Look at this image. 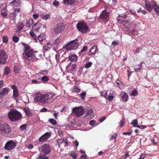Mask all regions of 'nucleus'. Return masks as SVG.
<instances>
[{
  "label": "nucleus",
  "instance_id": "1",
  "mask_svg": "<svg viewBox=\"0 0 159 159\" xmlns=\"http://www.w3.org/2000/svg\"><path fill=\"white\" fill-rule=\"evenodd\" d=\"M22 45L24 46V52L23 53V58L28 61L33 62L34 57V52L33 49H31L30 46L24 43H22Z\"/></svg>",
  "mask_w": 159,
  "mask_h": 159
},
{
  "label": "nucleus",
  "instance_id": "2",
  "mask_svg": "<svg viewBox=\"0 0 159 159\" xmlns=\"http://www.w3.org/2000/svg\"><path fill=\"white\" fill-rule=\"evenodd\" d=\"M49 96L48 94H42L39 92H37L34 95V101L35 102H40L43 104L49 103Z\"/></svg>",
  "mask_w": 159,
  "mask_h": 159
},
{
  "label": "nucleus",
  "instance_id": "3",
  "mask_svg": "<svg viewBox=\"0 0 159 159\" xmlns=\"http://www.w3.org/2000/svg\"><path fill=\"white\" fill-rule=\"evenodd\" d=\"M145 7L146 10L149 12H151L152 10L153 9L157 15H159V6L155 1L152 0L150 2L148 1L145 0Z\"/></svg>",
  "mask_w": 159,
  "mask_h": 159
},
{
  "label": "nucleus",
  "instance_id": "4",
  "mask_svg": "<svg viewBox=\"0 0 159 159\" xmlns=\"http://www.w3.org/2000/svg\"><path fill=\"white\" fill-rule=\"evenodd\" d=\"M8 118L12 121H18L21 117L20 113L16 109H11L8 113Z\"/></svg>",
  "mask_w": 159,
  "mask_h": 159
},
{
  "label": "nucleus",
  "instance_id": "5",
  "mask_svg": "<svg viewBox=\"0 0 159 159\" xmlns=\"http://www.w3.org/2000/svg\"><path fill=\"white\" fill-rule=\"evenodd\" d=\"M78 40L77 39L71 41L68 43L67 45L64 46L63 48L66 49V51L76 49L78 48L79 45V43L78 42Z\"/></svg>",
  "mask_w": 159,
  "mask_h": 159
},
{
  "label": "nucleus",
  "instance_id": "6",
  "mask_svg": "<svg viewBox=\"0 0 159 159\" xmlns=\"http://www.w3.org/2000/svg\"><path fill=\"white\" fill-rule=\"evenodd\" d=\"M76 27L79 31L83 34L87 33L89 30V27L85 22H80L76 24Z\"/></svg>",
  "mask_w": 159,
  "mask_h": 159
},
{
  "label": "nucleus",
  "instance_id": "7",
  "mask_svg": "<svg viewBox=\"0 0 159 159\" xmlns=\"http://www.w3.org/2000/svg\"><path fill=\"white\" fill-rule=\"evenodd\" d=\"M11 130V129L9 124L5 123L0 124V132L2 134H7Z\"/></svg>",
  "mask_w": 159,
  "mask_h": 159
},
{
  "label": "nucleus",
  "instance_id": "8",
  "mask_svg": "<svg viewBox=\"0 0 159 159\" xmlns=\"http://www.w3.org/2000/svg\"><path fill=\"white\" fill-rule=\"evenodd\" d=\"M17 143L13 140H9L7 142L4 146V148L7 150H13L16 146Z\"/></svg>",
  "mask_w": 159,
  "mask_h": 159
},
{
  "label": "nucleus",
  "instance_id": "9",
  "mask_svg": "<svg viewBox=\"0 0 159 159\" xmlns=\"http://www.w3.org/2000/svg\"><path fill=\"white\" fill-rule=\"evenodd\" d=\"M8 56L5 51L0 50V65H4L7 62Z\"/></svg>",
  "mask_w": 159,
  "mask_h": 159
},
{
  "label": "nucleus",
  "instance_id": "10",
  "mask_svg": "<svg viewBox=\"0 0 159 159\" xmlns=\"http://www.w3.org/2000/svg\"><path fill=\"white\" fill-rule=\"evenodd\" d=\"M72 111L75 114V116L78 117L81 116L84 113V108L82 107L73 108Z\"/></svg>",
  "mask_w": 159,
  "mask_h": 159
},
{
  "label": "nucleus",
  "instance_id": "11",
  "mask_svg": "<svg viewBox=\"0 0 159 159\" xmlns=\"http://www.w3.org/2000/svg\"><path fill=\"white\" fill-rule=\"evenodd\" d=\"M65 25L63 23H59L54 26V32L56 34L60 33L64 30Z\"/></svg>",
  "mask_w": 159,
  "mask_h": 159
},
{
  "label": "nucleus",
  "instance_id": "12",
  "mask_svg": "<svg viewBox=\"0 0 159 159\" xmlns=\"http://www.w3.org/2000/svg\"><path fill=\"white\" fill-rule=\"evenodd\" d=\"M100 18L105 22H107L109 19L108 13L105 10L103 11L102 13L100 14Z\"/></svg>",
  "mask_w": 159,
  "mask_h": 159
},
{
  "label": "nucleus",
  "instance_id": "13",
  "mask_svg": "<svg viewBox=\"0 0 159 159\" xmlns=\"http://www.w3.org/2000/svg\"><path fill=\"white\" fill-rule=\"evenodd\" d=\"M130 15V14H129V12H126L123 14H122V16H119V18H118V22L120 23L124 22L125 20H124V19H125L128 17H130V16H129Z\"/></svg>",
  "mask_w": 159,
  "mask_h": 159
},
{
  "label": "nucleus",
  "instance_id": "14",
  "mask_svg": "<svg viewBox=\"0 0 159 159\" xmlns=\"http://www.w3.org/2000/svg\"><path fill=\"white\" fill-rule=\"evenodd\" d=\"M51 136L50 133L48 132H47L41 136L40 138H39V142L43 143L45 142L46 140L48 139Z\"/></svg>",
  "mask_w": 159,
  "mask_h": 159
},
{
  "label": "nucleus",
  "instance_id": "15",
  "mask_svg": "<svg viewBox=\"0 0 159 159\" xmlns=\"http://www.w3.org/2000/svg\"><path fill=\"white\" fill-rule=\"evenodd\" d=\"M42 151L44 154H47L50 152V146L48 144H44L42 147Z\"/></svg>",
  "mask_w": 159,
  "mask_h": 159
},
{
  "label": "nucleus",
  "instance_id": "16",
  "mask_svg": "<svg viewBox=\"0 0 159 159\" xmlns=\"http://www.w3.org/2000/svg\"><path fill=\"white\" fill-rule=\"evenodd\" d=\"M11 88L13 89V97L14 98H17L19 95V93H18V90L16 86L14 85H11Z\"/></svg>",
  "mask_w": 159,
  "mask_h": 159
},
{
  "label": "nucleus",
  "instance_id": "17",
  "mask_svg": "<svg viewBox=\"0 0 159 159\" xmlns=\"http://www.w3.org/2000/svg\"><path fill=\"white\" fill-rule=\"evenodd\" d=\"M9 92V89L8 88L2 89L0 91V98H2L3 97L7 94Z\"/></svg>",
  "mask_w": 159,
  "mask_h": 159
},
{
  "label": "nucleus",
  "instance_id": "18",
  "mask_svg": "<svg viewBox=\"0 0 159 159\" xmlns=\"http://www.w3.org/2000/svg\"><path fill=\"white\" fill-rule=\"evenodd\" d=\"M120 96L122 98L123 101L127 102L128 101V95L126 93L121 92L120 93Z\"/></svg>",
  "mask_w": 159,
  "mask_h": 159
},
{
  "label": "nucleus",
  "instance_id": "19",
  "mask_svg": "<svg viewBox=\"0 0 159 159\" xmlns=\"http://www.w3.org/2000/svg\"><path fill=\"white\" fill-rule=\"evenodd\" d=\"M37 79V80H41V82L44 84L46 83L49 80V77L47 75H44L42 77L39 76V77Z\"/></svg>",
  "mask_w": 159,
  "mask_h": 159
},
{
  "label": "nucleus",
  "instance_id": "20",
  "mask_svg": "<svg viewBox=\"0 0 159 159\" xmlns=\"http://www.w3.org/2000/svg\"><path fill=\"white\" fill-rule=\"evenodd\" d=\"M97 49V47L96 46L94 45L91 47L90 51H89V56H91L92 55L94 54L96 52Z\"/></svg>",
  "mask_w": 159,
  "mask_h": 159
},
{
  "label": "nucleus",
  "instance_id": "21",
  "mask_svg": "<svg viewBox=\"0 0 159 159\" xmlns=\"http://www.w3.org/2000/svg\"><path fill=\"white\" fill-rule=\"evenodd\" d=\"M21 3V2L20 0H14L11 2L10 3L12 4L14 7H17L20 6Z\"/></svg>",
  "mask_w": 159,
  "mask_h": 159
},
{
  "label": "nucleus",
  "instance_id": "22",
  "mask_svg": "<svg viewBox=\"0 0 159 159\" xmlns=\"http://www.w3.org/2000/svg\"><path fill=\"white\" fill-rule=\"evenodd\" d=\"M69 59L72 62H76L77 60V57L76 55H72L69 56Z\"/></svg>",
  "mask_w": 159,
  "mask_h": 159
},
{
  "label": "nucleus",
  "instance_id": "23",
  "mask_svg": "<svg viewBox=\"0 0 159 159\" xmlns=\"http://www.w3.org/2000/svg\"><path fill=\"white\" fill-rule=\"evenodd\" d=\"M41 24L39 23H36L33 25L32 27V29L34 31H36L37 32L38 31L39 28V26Z\"/></svg>",
  "mask_w": 159,
  "mask_h": 159
},
{
  "label": "nucleus",
  "instance_id": "24",
  "mask_svg": "<svg viewBox=\"0 0 159 159\" xmlns=\"http://www.w3.org/2000/svg\"><path fill=\"white\" fill-rule=\"evenodd\" d=\"M57 145L58 146V147H59V146H60V145L61 144L63 143L64 142H65L66 144H68V143L67 142V141L66 140H64L63 139H62L57 140Z\"/></svg>",
  "mask_w": 159,
  "mask_h": 159
},
{
  "label": "nucleus",
  "instance_id": "25",
  "mask_svg": "<svg viewBox=\"0 0 159 159\" xmlns=\"http://www.w3.org/2000/svg\"><path fill=\"white\" fill-rule=\"evenodd\" d=\"M52 46V44L51 43H48L44 46L43 49L44 50L47 51L48 50L51 48Z\"/></svg>",
  "mask_w": 159,
  "mask_h": 159
},
{
  "label": "nucleus",
  "instance_id": "26",
  "mask_svg": "<svg viewBox=\"0 0 159 159\" xmlns=\"http://www.w3.org/2000/svg\"><path fill=\"white\" fill-rule=\"evenodd\" d=\"M33 19L32 18H30L29 19V20L27 21L26 26L27 27L29 28L33 24Z\"/></svg>",
  "mask_w": 159,
  "mask_h": 159
},
{
  "label": "nucleus",
  "instance_id": "27",
  "mask_svg": "<svg viewBox=\"0 0 159 159\" xmlns=\"http://www.w3.org/2000/svg\"><path fill=\"white\" fill-rule=\"evenodd\" d=\"M16 14L15 12H12L9 14V19L10 20H13L16 19Z\"/></svg>",
  "mask_w": 159,
  "mask_h": 159
},
{
  "label": "nucleus",
  "instance_id": "28",
  "mask_svg": "<svg viewBox=\"0 0 159 159\" xmlns=\"http://www.w3.org/2000/svg\"><path fill=\"white\" fill-rule=\"evenodd\" d=\"M24 111L28 116H30L31 115V113L29 109L25 108L24 109Z\"/></svg>",
  "mask_w": 159,
  "mask_h": 159
},
{
  "label": "nucleus",
  "instance_id": "29",
  "mask_svg": "<svg viewBox=\"0 0 159 159\" xmlns=\"http://www.w3.org/2000/svg\"><path fill=\"white\" fill-rule=\"evenodd\" d=\"M10 72V70L9 67L7 66L4 70V74L6 75H8L9 73Z\"/></svg>",
  "mask_w": 159,
  "mask_h": 159
},
{
  "label": "nucleus",
  "instance_id": "30",
  "mask_svg": "<svg viewBox=\"0 0 159 159\" xmlns=\"http://www.w3.org/2000/svg\"><path fill=\"white\" fill-rule=\"evenodd\" d=\"M93 109L90 108L88 110L87 112L86 113V116H91L93 114Z\"/></svg>",
  "mask_w": 159,
  "mask_h": 159
},
{
  "label": "nucleus",
  "instance_id": "31",
  "mask_svg": "<svg viewBox=\"0 0 159 159\" xmlns=\"http://www.w3.org/2000/svg\"><path fill=\"white\" fill-rule=\"evenodd\" d=\"M75 0H64V2L65 4H69L72 5L74 3Z\"/></svg>",
  "mask_w": 159,
  "mask_h": 159
},
{
  "label": "nucleus",
  "instance_id": "32",
  "mask_svg": "<svg viewBox=\"0 0 159 159\" xmlns=\"http://www.w3.org/2000/svg\"><path fill=\"white\" fill-rule=\"evenodd\" d=\"M30 36H31L32 38H33V39L34 40H37V37L36 35L35 34H34V32H33L32 31H31L30 32Z\"/></svg>",
  "mask_w": 159,
  "mask_h": 159
},
{
  "label": "nucleus",
  "instance_id": "33",
  "mask_svg": "<svg viewBox=\"0 0 159 159\" xmlns=\"http://www.w3.org/2000/svg\"><path fill=\"white\" fill-rule=\"evenodd\" d=\"M70 156L72 157L73 159H76V154L74 151H72L70 152Z\"/></svg>",
  "mask_w": 159,
  "mask_h": 159
},
{
  "label": "nucleus",
  "instance_id": "34",
  "mask_svg": "<svg viewBox=\"0 0 159 159\" xmlns=\"http://www.w3.org/2000/svg\"><path fill=\"white\" fill-rule=\"evenodd\" d=\"M92 64V63L91 61H89L85 64V68H88L91 66Z\"/></svg>",
  "mask_w": 159,
  "mask_h": 159
},
{
  "label": "nucleus",
  "instance_id": "35",
  "mask_svg": "<svg viewBox=\"0 0 159 159\" xmlns=\"http://www.w3.org/2000/svg\"><path fill=\"white\" fill-rule=\"evenodd\" d=\"M60 42V37H58L55 40V41L54 42V45H57Z\"/></svg>",
  "mask_w": 159,
  "mask_h": 159
},
{
  "label": "nucleus",
  "instance_id": "36",
  "mask_svg": "<svg viewBox=\"0 0 159 159\" xmlns=\"http://www.w3.org/2000/svg\"><path fill=\"white\" fill-rule=\"evenodd\" d=\"M45 39V38L42 35H40L38 38H37V39L39 40L40 41H42Z\"/></svg>",
  "mask_w": 159,
  "mask_h": 159
},
{
  "label": "nucleus",
  "instance_id": "37",
  "mask_svg": "<svg viewBox=\"0 0 159 159\" xmlns=\"http://www.w3.org/2000/svg\"><path fill=\"white\" fill-rule=\"evenodd\" d=\"M40 74L41 75H46L47 74H48V71L47 70H40V72H39Z\"/></svg>",
  "mask_w": 159,
  "mask_h": 159
},
{
  "label": "nucleus",
  "instance_id": "38",
  "mask_svg": "<svg viewBox=\"0 0 159 159\" xmlns=\"http://www.w3.org/2000/svg\"><path fill=\"white\" fill-rule=\"evenodd\" d=\"M142 63H140V64L139 65V67L134 68V70H135V72H137L141 70L142 67Z\"/></svg>",
  "mask_w": 159,
  "mask_h": 159
},
{
  "label": "nucleus",
  "instance_id": "39",
  "mask_svg": "<svg viewBox=\"0 0 159 159\" xmlns=\"http://www.w3.org/2000/svg\"><path fill=\"white\" fill-rule=\"evenodd\" d=\"M24 27V24H23V23H20V25H18L17 27V28L18 30H19V31H20V30H22Z\"/></svg>",
  "mask_w": 159,
  "mask_h": 159
},
{
  "label": "nucleus",
  "instance_id": "40",
  "mask_svg": "<svg viewBox=\"0 0 159 159\" xmlns=\"http://www.w3.org/2000/svg\"><path fill=\"white\" fill-rule=\"evenodd\" d=\"M105 98L106 99H107V100L110 101L113 100V95H109Z\"/></svg>",
  "mask_w": 159,
  "mask_h": 159
},
{
  "label": "nucleus",
  "instance_id": "41",
  "mask_svg": "<svg viewBox=\"0 0 159 159\" xmlns=\"http://www.w3.org/2000/svg\"><path fill=\"white\" fill-rule=\"evenodd\" d=\"M138 95V91L136 90H134L132 92L131 94L130 95L131 96H137Z\"/></svg>",
  "mask_w": 159,
  "mask_h": 159
},
{
  "label": "nucleus",
  "instance_id": "42",
  "mask_svg": "<svg viewBox=\"0 0 159 159\" xmlns=\"http://www.w3.org/2000/svg\"><path fill=\"white\" fill-rule=\"evenodd\" d=\"M19 39V37H18L16 36H13V41L17 43L18 42V41Z\"/></svg>",
  "mask_w": 159,
  "mask_h": 159
},
{
  "label": "nucleus",
  "instance_id": "43",
  "mask_svg": "<svg viewBox=\"0 0 159 159\" xmlns=\"http://www.w3.org/2000/svg\"><path fill=\"white\" fill-rule=\"evenodd\" d=\"M49 121H50V123H51L52 124L54 125H56L57 124V121L53 119H50V120H49Z\"/></svg>",
  "mask_w": 159,
  "mask_h": 159
},
{
  "label": "nucleus",
  "instance_id": "44",
  "mask_svg": "<svg viewBox=\"0 0 159 159\" xmlns=\"http://www.w3.org/2000/svg\"><path fill=\"white\" fill-rule=\"evenodd\" d=\"M8 37L6 36H4L2 37V41L4 43H6L8 42Z\"/></svg>",
  "mask_w": 159,
  "mask_h": 159
},
{
  "label": "nucleus",
  "instance_id": "45",
  "mask_svg": "<svg viewBox=\"0 0 159 159\" xmlns=\"http://www.w3.org/2000/svg\"><path fill=\"white\" fill-rule=\"evenodd\" d=\"M138 120L135 119L133 120V121L131 122V123H130V124L134 125V126H135L138 124Z\"/></svg>",
  "mask_w": 159,
  "mask_h": 159
},
{
  "label": "nucleus",
  "instance_id": "46",
  "mask_svg": "<svg viewBox=\"0 0 159 159\" xmlns=\"http://www.w3.org/2000/svg\"><path fill=\"white\" fill-rule=\"evenodd\" d=\"M101 95L102 96L104 97L105 98H106L108 96L107 95V93L105 91L102 92Z\"/></svg>",
  "mask_w": 159,
  "mask_h": 159
},
{
  "label": "nucleus",
  "instance_id": "47",
  "mask_svg": "<svg viewBox=\"0 0 159 159\" xmlns=\"http://www.w3.org/2000/svg\"><path fill=\"white\" fill-rule=\"evenodd\" d=\"M74 91L75 92H76L77 93H79L80 92V90L79 88L77 86L75 85V86H74Z\"/></svg>",
  "mask_w": 159,
  "mask_h": 159
},
{
  "label": "nucleus",
  "instance_id": "48",
  "mask_svg": "<svg viewBox=\"0 0 159 159\" xmlns=\"http://www.w3.org/2000/svg\"><path fill=\"white\" fill-rule=\"evenodd\" d=\"M27 125L26 124H23L20 126V129L21 130H24L26 128Z\"/></svg>",
  "mask_w": 159,
  "mask_h": 159
},
{
  "label": "nucleus",
  "instance_id": "49",
  "mask_svg": "<svg viewBox=\"0 0 159 159\" xmlns=\"http://www.w3.org/2000/svg\"><path fill=\"white\" fill-rule=\"evenodd\" d=\"M86 95V93L85 92H84L82 93H81L80 94V97L82 99H85Z\"/></svg>",
  "mask_w": 159,
  "mask_h": 159
},
{
  "label": "nucleus",
  "instance_id": "50",
  "mask_svg": "<svg viewBox=\"0 0 159 159\" xmlns=\"http://www.w3.org/2000/svg\"><path fill=\"white\" fill-rule=\"evenodd\" d=\"M40 83L41 82L40 81H39L35 80H31V84H40Z\"/></svg>",
  "mask_w": 159,
  "mask_h": 159
},
{
  "label": "nucleus",
  "instance_id": "51",
  "mask_svg": "<svg viewBox=\"0 0 159 159\" xmlns=\"http://www.w3.org/2000/svg\"><path fill=\"white\" fill-rule=\"evenodd\" d=\"M76 65L75 64H72L71 66V69H70V71H73L76 68Z\"/></svg>",
  "mask_w": 159,
  "mask_h": 159
},
{
  "label": "nucleus",
  "instance_id": "52",
  "mask_svg": "<svg viewBox=\"0 0 159 159\" xmlns=\"http://www.w3.org/2000/svg\"><path fill=\"white\" fill-rule=\"evenodd\" d=\"M117 136V134L116 133H115L114 134V135L111 136V138H109V140L111 141L113 139H115V138H116Z\"/></svg>",
  "mask_w": 159,
  "mask_h": 159
},
{
  "label": "nucleus",
  "instance_id": "53",
  "mask_svg": "<svg viewBox=\"0 0 159 159\" xmlns=\"http://www.w3.org/2000/svg\"><path fill=\"white\" fill-rule=\"evenodd\" d=\"M1 15L2 16V17H3L5 18L7 17V14L6 12H4L2 11L1 13Z\"/></svg>",
  "mask_w": 159,
  "mask_h": 159
},
{
  "label": "nucleus",
  "instance_id": "54",
  "mask_svg": "<svg viewBox=\"0 0 159 159\" xmlns=\"http://www.w3.org/2000/svg\"><path fill=\"white\" fill-rule=\"evenodd\" d=\"M143 49L142 47H138L137 48H136V50L134 51V53L135 54H137L139 53V51L140 49L142 50Z\"/></svg>",
  "mask_w": 159,
  "mask_h": 159
},
{
  "label": "nucleus",
  "instance_id": "55",
  "mask_svg": "<svg viewBox=\"0 0 159 159\" xmlns=\"http://www.w3.org/2000/svg\"><path fill=\"white\" fill-rule=\"evenodd\" d=\"M39 159H48V157H46L44 155H42L39 156Z\"/></svg>",
  "mask_w": 159,
  "mask_h": 159
},
{
  "label": "nucleus",
  "instance_id": "56",
  "mask_svg": "<svg viewBox=\"0 0 159 159\" xmlns=\"http://www.w3.org/2000/svg\"><path fill=\"white\" fill-rule=\"evenodd\" d=\"M50 17V15L49 14H47L46 15L43 16V18L44 20L48 19Z\"/></svg>",
  "mask_w": 159,
  "mask_h": 159
},
{
  "label": "nucleus",
  "instance_id": "57",
  "mask_svg": "<svg viewBox=\"0 0 159 159\" xmlns=\"http://www.w3.org/2000/svg\"><path fill=\"white\" fill-rule=\"evenodd\" d=\"M124 122L125 120L124 119H123L122 120H120L119 125L121 127L123 126L124 125Z\"/></svg>",
  "mask_w": 159,
  "mask_h": 159
},
{
  "label": "nucleus",
  "instance_id": "58",
  "mask_svg": "<svg viewBox=\"0 0 159 159\" xmlns=\"http://www.w3.org/2000/svg\"><path fill=\"white\" fill-rule=\"evenodd\" d=\"M96 123V121L92 120L90 121V122H89V124H90V125L91 126H93Z\"/></svg>",
  "mask_w": 159,
  "mask_h": 159
},
{
  "label": "nucleus",
  "instance_id": "59",
  "mask_svg": "<svg viewBox=\"0 0 159 159\" xmlns=\"http://www.w3.org/2000/svg\"><path fill=\"white\" fill-rule=\"evenodd\" d=\"M135 127H137L139 128L140 129H145L146 128V125H136L135 126Z\"/></svg>",
  "mask_w": 159,
  "mask_h": 159
},
{
  "label": "nucleus",
  "instance_id": "60",
  "mask_svg": "<svg viewBox=\"0 0 159 159\" xmlns=\"http://www.w3.org/2000/svg\"><path fill=\"white\" fill-rule=\"evenodd\" d=\"M53 4L55 6L57 7L59 5V3H58V2L57 1H54L53 3Z\"/></svg>",
  "mask_w": 159,
  "mask_h": 159
},
{
  "label": "nucleus",
  "instance_id": "61",
  "mask_svg": "<svg viewBox=\"0 0 159 159\" xmlns=\"http://www.w3.org/2000/svg\"><path fill=\"white\" fill-rule=\"evenodd\" d=\"M88 49V47L85 46L83 48L80 50V52H83L86 51Z\"/></svg>",
  "mask_w": 159,
  "mask_h": 159
},
{
  "label": "nucleus",
  "instance_id": "62",
  "mask_svg": "<svg viewBox=\"0 0 159 159\" xmlns=\"http://www.w3.org/2000/svg\"><path fill=\"white\" fill-rule=\"evenodd\" d=\"M33 17L34 19L36 20L38 19V14H34L33 15Z\"/></svg>",
  "mask_w": 159,
  "mask_h": 159
},
{
  "label": "nucleus",
  "instance_id": "63",
  "mask_svg": "<svg viewBox=\"0 0 159 159\" xmlns=\"http://www.w3.org/2000/svg\"><path fill=\"white\" fill-rule=\"evenodd\" d=\"M129 152H126V153L125 154V155L124 156V159H126L127 158L129 157Z\"/></svg>",
  "mask_w": 159,
  "mask_h": 159
},
{
  "label": "nucleus",
  "instance_id": "64",
  "mask_svg": "<svg viewBox=\"0 0 159 159\" xmlns=\"http://www.w3.org/2000/svg\"><path fill=\"white\" fill-rule=\"evenodd\" d=\"M129 11H130V12L131 14L134 15L135 16H136V13L135 11H134V10H130Z\"/></svg>",
  "mask_w": 159,
  "mask_h": 159
}]
</instances>
